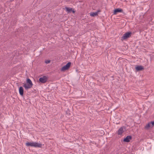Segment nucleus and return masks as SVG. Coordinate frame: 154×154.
Listing matches in <instances>:
<instances>
[{"label": "nucleus", "mask_w": 154, "mask_h": 154, "mask_svg": "<svg viewBox=\"0 0 154 154\" xmlns=\"http://www.w3.org/2000/svg\"><path fill=\"white\" fill-rule=\"evenodd\" d=\"M33 84L30 79H28L26 81V82L24 84L23 87L26 90L31 88L32 87Z\"/></svg>", "instance_id": "1"}, {"label": "nucleus", "mask_w": 154, "mask_h": 154, "mask_svg": "<svg viewBox=\"0 0 154 154\" xmlns=\"http://www.w3.org/2000/svg\"><path fill=\"white\" fill-rule=\"evenodd\" d=\"M26 145L27 146H31L35 147H41L42 145L41 143L33 142H27L26 143Z\"/></svg>", "instance_id": "2"}, {"label": "nucleus", "mask_w": 154, "mask_h": 154, "mask_svg": "<svg viewBox=\"0 0 154 154\" xmlns=\"http://www.w3.org/2000/svg\"><path fill=\"white\" fill-rule=\"evenodd\" d=\"M131 32H127V33L124 34L123 36L122 37L121 40H123L129 38L131 36Z\"/></svg>", "instance_id": "3"}, {"label": "nucleus", "mask_w": 154, "mask_h": 154, "mask_svg": "<svg viewBox=\"0 0 154 154\" xmlns=\"http://www.w3.org/2000/svg\"><path fill=\"white\" fill-rule=\"evenodd\" d=\"M71 64V62H68L66 65L64 66L61 69L62 71H65V70L68 69L70 67Z\"/></svg>", "instance_id": "4"}, {"label": "nucleus", "mask_w": 154, "mask_h": 154, "mask_svg": "<svg viewBox=\"0 0 154 154\" xmlns=\"http://www.w3.org/2000/svg\"><path fill=\"white\" fill-rule=\"evenodd\" d=\"M48 77L46 76H43L40 77L39 79V81L40 82L42 83H45L48 79Z\"/></svg>", "instance_id": "5"}, {"label": "nucleus", "mask_w": 154, "mask_h": 154, "mask_svg": "<svg viewBox=\"0 0 154 154\" xmlns=\"http://www.w3.org/2000/svg\"><path fill=\"white\" fill-rule=\"evenodd\" d=\"M123 12L122 9L120 8H118L115 9L113 11V14H116L118 13H121Z\"/></svg>", "instance_id": "6"}, {"label": "nucleus", "mask_w": 154, "mask_h": 154, "mask_svg": "<svg viewBox=\"0 0 154 154\" xmlns=\"http://www.w3.org/2000/svg\"><path fill=\"white\" fill-rule=\"evenodd\" d=\"M124 132V130L123 128L122 127H121L118 130L117 132L118 135L122 136V134Z\"/></svg>", "instance_id": "7"}, {"label": "nucleus", "mask_w": 154, "mask_h": 154, "mask_svg": "<svg viewBox=\"0 0 154 154\" xmlns=\"http://www.w3.org/2000/svg\"><path fill=\"white\" fill-rule=\"evenodd\" d=\"M132 137L131 136L128 135L123 140V141L125 142H129L130 141V140H131Z\"/></svg>", "instance_id": "8"}, {"label": "nucleus", "mask_w": 154, "mask_h": 154, "mask_svg": "<svg viewBox=\"0 0 154 154\" xmlns=\"http://www.w3.org/2000/svg\"><path fill=\"white\" fill-rule=\"evenodd\" d=\"M65 9L68 13H70L71 12H72L73 13H75V11L72 8L66 7L65 8Z\"/></svg>", "instance_id": "9"}, {"label": "nucleus", "mask_w": 154, "mask_h": 154, "mask_svg": "<svg viewBox=\"0 0 154 154\" xmlns=\"http://www.w3.org/2000/svg\"><path fill=\"white\" fill-rule=\"evenodd\" d=\"M19 93L21 96H23V95L24 90L22 87H20L19 88Z\"/></svg>", "instance_id": "10"}, {"label": "nucleus", "mask_w": 154, "mask_h": 154, "mask_svg": "<svg viewBox=\"0 0 154 154\" xmlns=\"http://www.w3.org/2000/svg\"><path fill=\"white\" fill-rule=\"evenodd\" d=\"M100 10H98L97 11L95 12H91L90 13V15L91 16L94 17L95 16H96L97 15L98 13L99 12H100Z\"/></svg>", "instance_id": "11"}, {"label": "nucleus", "mask_w": 154, "mask_h": 154, "mask_svg": "<svg viewBox=\"0 0 154 154\" xmlns=\"http://www.w3.org/2000/svg\"><path fill=\"white\" fill-rule=\"evenodd\" d=\"M143 69V66H138L135 67V69L137 71L142 70Z\"/></svg>", "instance_id": "12"}, {"label": "nucleus", "mask_w": 154, "mask_h": 154, "mask_svg": "<svg viewBox=\"0 0 154 154\" xmlns=\"http://www.w3.org/2000/svg\"><path fill=\"white\" fill-rule=\"evenodd\" d=\"M150 128H152L150 123L149 122L145 126V128L146 129H148Z\"/></svg>", "instance_id": "13"}, {"label": "nucleus", "mask_w": 154, "mask_h": 154, "mask_svg": "<svg viewBox=\"0 0 154 154\" xmlns=\"http://www.w3.org/2000/svg\"><path fill=\"white\" fill-rule=\"evenodd\" d=\"M149 123H150V124H151L152 127L154 126V121H152L149 122Z\"/></svg>", "instance_id": "14"}, {"label": "nucleus", "mask_w": 154, "mask_h": 154, "mask_svg": "<svg viewBox=\"0 0 154 154\" xmlns=\"http://www.w3.org/2000/svg\"><path fill=\"white\" fill-rule=\"evenodd\" d=\"M50 60H46L45 61V63L47 64L50 63Z\"/></svg>", "instance_id": "15"}]
</instances>
